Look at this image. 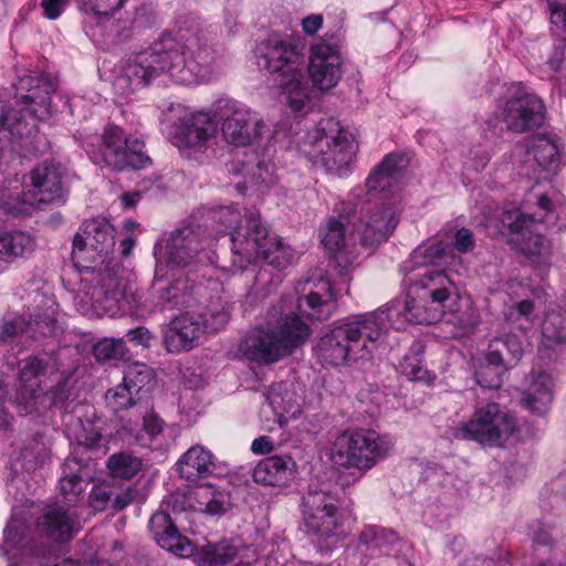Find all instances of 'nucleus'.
Listing matches in <instances>:
<instances>
[{
    "instance_id": "f257e3e1",
    "label": "nucleus",
    "mask_w": 566,
    "mask_h": 566,
    "mask_svg": "<svg viewBox=\"0 0 566 566\" xmlns=\"http://www.w3.org/2000/svg\"><path fill=\"white\" fill-rule=\"evenodd\" d=\"M219 69L217 52L198 21L180 19L172 31L130 55L120 66L114 85L128 95L161 75L176 83L193 84L210 81Z\"/></svg>"
},
{
    "instance_id": "f03ea898",
    "label": "nucleus",
    "mask_w": 566,
    "mask_h": 566,
    "mask_svg": "<svg viewBox=\"0 0 566 566\" xmlns=\"http://www.w3.org/2000/svg\"><path fill=\"white\" fill-rule=\"evenodd\" d=\"M295 293L296 296L282 297L269 311L266 321L242 337L238 346L240 356L259 365L277 363L310 337L311 328L301 316L312 321H325L336 310L335 295L326 279L300 282Z\"/></svg>"
},
{
    "instance_id": "7ed1b4c3",
    "label": "nucleus",
    "mask_w": 566,
    "mask_h": 566,
    "mask_svg": "<svg viewBox=\"0 0 566 566\" xmlns=\"http://www.w3.org/2000/svg\"><path fill=\"white\" fill-rule=\"evenodd\" d=\"M115 247V229L106 220H86L74 237L73 256L92 260L96 265H83L81 270L82 291L97 314L113 315L125 298L126 285L118 275L119 266L113 264L109 254Z\"/></svg>"
},
{
    "instance_id": "20e7f679",
    "label": "nucleus",
    "mask_w": 566,
    "mask_h": 566,
    "mask_svg": "<svg viewBox=\"0 0 566 566\" xmlns=\"http://www.w3.org/2000/svg\"><path fill=\"white\" fill-rule=\"evenodd\" d=\"M388 321L386 310H376L334 326L316 344L318 359L325 365L338 367L369 357L384 340Z\"/></svg>"
},
{
    "instance_id": "39448f33",
    "label": "nucleus",
    "mask_w": 566,
    "mask_h": 566,
    "mask_svg": "<svg viewBox=\"0 0 566 566\" xmlns=\"http://www.w3.org/2000/svg\"><path fill=\"white\" fill-rule=\"evenodd\" d=\"M56 81L49 75H24L14 84V101L19 109H0V153L6 146V132L14 137L29 135L36 120L51 114V95Z\"/></svg>"
},
{
    "instance_id": "423d86ee",
    "label": "nucleus",
    "mask_w": 566,
    "mask_h": 566,
    "mask_svg": "<svg viewBox=\"0 0 566 566\" xmlns=\"http://www.w3.org/2000/svg\"><path fill=\"white\" fill-rule=\"evenodd\" d=\"M295 259L294 250L274 233H270L260 213L247 219V229L233 234L232 264L239 270L264 260L276 269H285Z\"/></svg>"
},
{
    "instance_id": "0eeeda50",
    "label": "nucleus",
    "mask_w": 566,
    "mask_h": 566,
    "mask_svg": "<svg viewBox=\"0 0 566 566\" xmlns=\"http://www.w3.org/2000/svg\"><path fill=\"white\" fill-rule=\"evenodd\" d=\"M297 145L310 161L337 176L347 174L356 151L350 134L333 119L319 122L297 140Z\"/></svg>"
},
{
    "instance_id": "6e6552de",
    "label": "nucleus",
    "mask_w": 566,
    "mask_h": 566,
    "mask_svg": "<svg viewBox=\"0 0 566 566\" xmlns=\"http://www.w3.org/2000/svg\"><path fill=\"white\" fill-rule=\"evenodd\" d=\"M517 430V419L513 412L495 401H488L478 402L471 417L452 428V436L492 448L502 447Z\"/></svg>"
},
{
    "instance_id": "1a4fd4ad",
    "label": "nucleus",
    "mask_w": 566,
    "mask_h": 566,
    "mask_svg": "<svg viewBox=\"0 0 566 566\" xmlns=\"http://www.w3.org/2000/svg\"><path fill=\"white\" fill-rule=\"evenodd\" d=\"M392 448L394 442L389 437L374 430L343 432L333 443L331 460L345 469L367 471L389 455Z\"/></svg>"
},
{
    "instance_id": "9d476101",
    "label": "nucleus",
    "mask_w": 566,
    "mask_h": 566,
    "mask_svg": "<svg viewBox=\"0 0 566 566\" xmlns=\"http://www.w3.org/2000/svg\"><path fill=\"white\" fill-rule=\"evenodd\" d=\"M45 363L38 357H29L21 363L19 379L15 385L14 405L25 415L45 406L48 399L51 407H60L69 411L71 391L64 386L48 388L42 377L46 375Z\"/></svg>"
},
{
    "instance_id": "9b49d317",
    "label": "nucleus",
    "mask_w": 566,
    "mask_h": 566,
    "mask_svg": "<svg viewBox=\"0 0 566 566\" xmlns=\"http://www.w3.org/2000/svg\"><path fill=\"white\" fill-rule=\"evenodd\" d=\"M87 149L95 164L113 170L140 169L149 163L143 139L128 135L117 125H107L97 143Z\"/></svg>"
},
{
    "instance_id": "f8f14e48",
    "label": "nucleus",
    "mask_w": 566,
    "mask_h": 566,
    "mask_svg": "<svg viewBox=\"0 0 566 566\" xmlns=\"http://www.w3.org/2000/svg\"><path fill=\"white\" fill-rule=\"evenodd\" d=\"M301 513L306 533L325 543L342 533L336 496L325 485L312 483L301 500Z\"/></svg>"
},
{
    "instance_id": "ddd939ff",
    "label": "nucleus",
    "mask_w": 566,
    "mask_h": 566,
    "mask_svg": "<svg viewBox=\"0 0 566 566\" xmlns=\"http://www.w3.org/2000/svg\"><path fill=\"white\" fill-rule=\"evenodd\" d=\"M65 169L54 160H45L36 165L24 178V189L19 196L17 206H10L9 210L14 213H25L30 208L40 203H52L64 201Z\"/></svg>"
},
{
    "instance_id": "4468645a",
    "label": "nucleus",
    "mask_w": 566,
    "mask_h": 566,
    "mask_svg": "<svg viewBox=\"0 0 566 566\" xmlns=\"http://www.w3.org/2000/svg\"><path fill=\"white\" fill-rule=\"evenodd\" d=\"M255 56L260 69L281 77L300 76L304 70V44L292 34L270 33L258 44Z\"/></svg>"
},
{
    "instance_id": "2eb2a0df",
    "label": "nucleus",
    "mask_w": 566,
    "mask_h": 566,
    "mask_svg": "<svg viewBox=\"0 0 566 566\" xmlns=\"http://www.w3.org/2000/svg\"><path fill=\"white\" fill-rule=\"evenodd\" d=\"M500 116L506 129L523 134L543 126L546 107L535 94L517 87L510 92L500 103Z\"/></svg>"
},
{
    "instance_id": "dca6fc26",
    "label": "nucleus",
    "mask_w": 566,
    "mask_h": 566,
    "mask_svg": "<svg viewBox=\"0 0 566 566\" xmlns=\"http://www.w3.org/2000/svg\"><path fill=\"white\" fill-rule=\"evenodd\" d=\"M219 109L222 111L221 133L228 144L245 147L269 130L256 112L237 101H220Z\"/></svg>"
},
{
    "instance_id": "f3484780",
    "label": "nucleus",
    "mask_w": 566,
    "mask_h": 566,
    "mask_svg": "<svg viewBox=\"0 0 566 566\" xmlns=\"http://www.w3.org/2000/svg\"><path fill=\"white\" fill-rule=\"evenodd\" d=\"M503 232L511 235L510 241L537 265H548L551 248L548 241L535 232V219L520 210L504 211L500 218Z\"/></svg>"
},
{
    "instance_id": "a211bd4d",
    "label": "nucleus",
    "mask_w": 566,
    "mask_h": 566,
    "mask_svg": "<svg viewBox=\"0 0 566 566\" xmlns=\"http://www.w3.org/2000/svg\"><path fill=\"white\" fill-rule=\"evenodd\" d=\"M206 243L199 229L185 227L172 231L169 237L156 243L155 256L160 268L163 263L170 266L187 268L202 262Z\"/></svg>"
},
{
    "instance_id": "6ab92c4d",
    "label": "nucleus",
    "mask_w": 566,
    "mask_h": 566,
    "mask_svg": "<svg viewBox=\"0 0 566 566\" xmlns=\"http://www.w3.org/2000/svg\"><path fill=\"white\" fill-rule=\"evenodd\" d=\"M307 72L319 91H329L338 84L343 76V56L334 36L324 35L311 45Z\"/></svg>"
},
{
    "instance_id": "aec40b11",
    "label": "nucleus",
    "mask_w": 566,
    "mask_h": 566,
    "mask_svg": "<svg viewBox=\"0 0 566 566\" xmlns=\"http://www.w3.org/2000/svg\"><path fill=\"white\" fill-rule=\"evenodd\" d=\"M217 134V122L208 112H186L174 124L172 144L179 149L203 151Z\"/></svg>"
},
{
    "instance_id": "412c9836",
    "label": "nucleus",
    "mask_w": 566,
    "mask_h": 566,
    "mask_svg": "<svg viewBox=\"0 0 566 566\" xmlns=\"http://www.w3.org/2000/svg\"><path fill=\"white\" fill-rule=\"evenodd\" d=\"M398 222L399 211L392 203L374 207L354 224L350 238L354 241L358 239L365 248L374 249L388 240Z\"/></svg>"
},
{
    "instance_id": "4be33fe9",
    "label": "nucleus",
    "mask_w": 566,
    "mask_h": 566,
    "mask_svg": "<svg viewBox=\"0 0 566 566\" xmlns=\"http://www.w3.org/2000/svg\"><path fill=\"white\" fill-rule=\"evenodd\" d=\"M336 210L339 219L329 218L327 220L325 227L321 229V239L323 245L334 253V263L339 275L346 276L349 274L356 256H349L347 252L343 251L346 245L345 222H349L355 207L350 202L342 201L337 203Z\"/></svg>"
},
{
    "instance_id": "5701e85b",
    "label": "nucleus",
    "mask_w": 566,
    "mask_h": 566,
    "mask_svg": "<svg viewBox=\"0 0 566 566\" xmlns=\"http://www.w3.org/2000/svg\"><path fill=\"white\" fill-rule=\"evenodd\" d=\"M515 156L520 158V174L526 177L537 176L544 171L554 174L560 164L556 144L547 137H536L527 146L517 145Z\"/></svg>"
},
{
    "instance_id": "b1692460",
    "label": "nucleus",
    "mask_w": 566,
    "mask_h": 566,
    "mask_svg": "<svg viewBox=\"0 0 566 566\" xmlns=\"http://www.w3.org/2000/svg\"><path fill=\"white\" fill-rule=\"evenodd\" d=\"M77 515L70 504H46L35 520L38 533L53 542H67L76 532Z\"/></svg>"
},
{
    "instance_id": "393cba45",
    "label": "nucleus",
    "mask_w": 566,
    "mask_h": 566,
    "mask_svg": "<svg viewBox=\"0 0 566 566\" xmlns=\"http://www.w3.org/2000/svg\"><path fill=\"white\" fill-rule=\"evenodd\" d=\"M206 324L200 315L184 313L171 318L164 331V345L167 352L179 354L197 346L205 333Z\"/></svg>"
},
{
    "instance_id": "a878e982",
    "label": "nucleus",
    "mask_w": 566,
    "mask_h": 566,
    "mask_svg": "<svg viewBox=\"0 0 566 566\" xmlns=\"http://www.w3.org/2000/svg\"><path fill=\"white\" fill-rule=\"evenodd\" d=\"M413 294V297L406 301L402 310L394 306L379 308L386 310L389 314L388 328L401 329L405 322L434 324L448 314L438 302H431L419 293Z\"/></svg>"
},
{
    "instance_id": "bb28decb",
    "label": "nucleus",
    "mask_w": 566,
    "mask_h": 566,
    "mask_svg": "<svg viewBox=\"0 0 566 566\" xmlns=\"http://www.w3.org/2000/svg\"><path fill=\"white\" fill-rule=\"evenodd\" d=\"M160 270V266L157 265L150 290L154 306L160 311L189 306L193 300V284L182 275L165 281L159 276Z\"/></svg>"
},
{
    "instance_id": "cd10ccee",
    "label": "nucleus",
    "mask_w": 566,
    "mask_h": 566,
    "mask_svg": "<svg viewBox=\"0 0 566 566\" xmlns=\"http://www.w3.org/2000/svg\"><path fill=\"white\" fill-rule=\"evenodd\" d=\"M126 0H84L81 11L86 17L85 23H95L103 27L107 35L114 36L118 42L127 41L133 35L132 24L120 27L119 22L113 19V14L123 7Z\"/></svg>"
},
{
    "instance_id": "c85d7f7f",
    "label": "nucleus",
    "mask_w": 566,
    "mask_h": 566,
    "mask_svg": "<svg viewBox=\"0 0 566 566\" xmlns=\"http://www.w3.org/2000/svg\"><path fill=\"white\" fill-rule=\"evenodd\" d=\"M504 345L500 342H495L491 348H488L483 360L475 369V380L482 388L495 389L499 388L503 382L504 374L512 367L515 366V358L518 353L516 344H511V354L509 357L503 358L499 352L500 347Z\"/></svg>"
},
{
    "instance_id": "c756f323",
    "label": "nucleus",
    "mask_w": 566,
    "mask_h": 566,
    "mask_svg": "<svg viewBox=\"0 0 566 566\" xmlns=\"http://www.w3.org/2000/svg\"><path fill=\"white\" fill-rule=\"evenodd\" d=\"M149 528L157 544L164 549L182 558L189 557L193 553V544L178 532L170 515L166 512L159 511L153 514Z\"/></svg>"
},
{
    "instance_id": "7c9ffc66",
    "label": "nucleus",
    "mask_w": 566,
    "mask_h": 566,
    "mask_svg": "<svg viewBox=\"0 0 566 566\" xmlns=\"http://www.w3.org/2000/svg\"><path fill=\"white\" fill-rule=\"evenodd\" d=\"M410 293H419L431 302H438L447 311V302L450 301L454 285L444 271L424 269L415 277L409 279Z\"/></svg>"
},
{
    "instance_id": "2f4dec72",
    "label": "nucleus",
    "mask_w": 566,
    "mask_h": 566,
    "mask_svg": "<svg viewBox=\"0 0 566 566\" xmlns=\"http://www.w3.org/2000/svg\"><path fill=\"white\" fill-rule=\"evenodd\" d=\"M235 174L243 177V182H238L237 188L240 192L249 187H265L273 186L276 181L275 167L273 163L259 156L258 154H247L243 160H239Z\"/></svg>"
},
{
    "instance_id": "473e14b6",
    "label": "nucleus",
    "mask_w": 566,
    "mask_h": 566,
    "mask_svg": "<svg viewBox=\"0 0 566 566\" xmlns=\"http://www.w3.org/2000/svg\"><path fill=\"white\" fill-rule=\"evenodd\" d=\"M295 461L289 455L264 458L253 469V480L259 484L286 486L294 479Z\"/></svg>"
},
{
    "instance_id": "72a5a7b5",
    "label": "nucleus",
    "mask_w": 566,
    "mask_h": 566,
    "mask_svg": "<svg viewBox=\"0 0 566 566\" xmlns=\"http://www.w3.org/2000/svg\"><path fill=\"white\" fill-rule=\"evenodd\" d=\"M176 467L180 478L196 482L212 474L216 469L214 455L203 446L195 444L179 458Z\"/></svg>"
},
{
    "instance_id": "f704fd0d",
    "label": "nucleus",
    "mask_w": 566,
    "mask_h": 566,
    "mask_svg": "<svg viewBox=\"0 0 566 566\" xmlns=\"http://www.w3.org/2000/svg\"><path fill=\"white\" fill-rule=\"evenodd\" d=\"M92 469L75 457H69L62 465L60 490L64 500L75 502L92 480Z\"/></svg>"
},
{
    "instance_id": "c9c22d12",
    "label": "nucleus",
    "mask_w": 566,
    "mask_h": 566,
    "mask_svg": "<svg viewBox=\"0 0 566 566\" xmlns=\"http://www.w3.org/2000/svg\"><path fill=\"white\" fill-rule=\"evenodd\" d=\"M554 382L551 375L538 371L531 373L528 386L523 391L522 403L531 412L544 416L553 401Z\"/></svg>"
},
{
    "instance_id": "e433bc0d",
    "label": "nucleus",
    "mask_w": 566,
    "mask_h": 566,
    "mask_svg": "<svg viewBox=\"0 0 566 566\" xmlns=\"http://www.w3.org/2000/svg\"><path fill=\"white\" fill-rule=\"evenodd\" d=\"M406 160L402 156L389 154L375 168L366 180L369 192L381 191L385 196L392 192V188L400 181Z\"/></svg>"
},
{
    "instance_id": "4c0bfd02",
    "label": "nucleus",
    "mask_w": 566,
    "mask_h": 566,
    "mask_svg": "<svg viewBox=\"0 0 566 566\" xmlns=\"http://www.w3.org/2000/svg\"><path fill=\"white\" fill-rule=\"evenodd\" d=\"M279 90L280 98L293 113H307L311 108V87L304 70L300 71V76L292 74L282 77Z\"/></svg>"
},
{
    "instance_id": "58836bf2",
    "label": "nucleus",
    "mask_w": 566,
    "mask_h": 566,
    "mask_svg": "<svg viewBox=\"0 0 566 566\" xmlns=\"http://www.w3.org/2000/svg\"><path fill=\"white\" fill-rule=\"evenodd\" d=\"M35 248V238L28 231H0V261L13 263L31 255Z\"/></svg>"
},
{
    "instance_id": "ea45409f",
    "label": "nucleus",
    "mask_w": 566,
    "mask_h": 566,
    "mask_svg": "<svg viewBox=\"0 0 566 566\" xmlns=\"http://www.w3.org/2000/svg\"><path fill=\"white\" fill-rule=\"evenodd\" d=\"M59 321V305L55 301L48 298L43 308H38L27 321L25 331L28 336L34 339L54 337L61 331Z\"/></svg>"
},
{
    "instance_id": "a19ab883",
    "label": "nucleus",
    "mask_w": 566,
    "mask_h": 566,
    "mask_svg": "<svg viewBox=\"0 0 566 566\" xmlns=\"http://www.w3.org/2000/svg\"><path fill=\"white\" fill-rule=\"evenodd\" d=\"M398 545L397 533L379 526H365L359 535V548L371 556L389 555Z\"/></svg>"
},
{
    "instance_id": "79ce46f5",
    "label": "nucleus",
    "mask_w": 566,
    "mask_h": 566,
    "mask_svg": "<svg viewBox=\"0 0 566 566\" xmlns=\"http://www.w3.org/2000/svg\"><path fill=\"white\" fill-rule=\"evenodd\" d=\"M450 247L441 241L418 247L410 255V260L402 264V271L411 273L416 268L441 265L448 262Z\"/></svg>"
},
{
    "instance_id": "37998d69",
    "label": "nucleus",
    "mask_w": 566,
    "mask_h": 566,
    "mask_svg": "<svg viewBox=\"0 0 566 566\" xmlns=\"http://www.w3.org/2000/svg\"><path fill=\"white\" fill-rule=\"evenodd\" d=\"M237 555L235 546L228 542H219L200 547L193 545V553L189 557H193V563L197 566H224L231 563Z\"/></svg>"
},
{
    "instance_id": "c03bdc74",
    "label": "nucleus",
    "mask_w": 566,
    "mask_h": 566,
    "mask_svg": "<svg viewBox=\"0 0 566 566\" xmlns=\"http://www.w3.org/2000/svg\"><path fill=\"white\" fill-rule=\"evenodd\" d=\"M448 322L458 326L463 334L472 332L480 323V312L469 295H458L449 306Z\"/></svg>"
},
{
    "instance_id": "a18cd8bd",
    "label": "nucleus",
    "mask_w": 566,
    "mask_h": 566,
    "mask_svg": "<svg viewBox=\"0 0 566 566\" xmlns=\"http://www.w3.org/2000/svg\"><path fill=\"white\" fill-rule=\"evenodd\" d=\"M543 348L556 349L566 345V311H548L542 323Z\"/></svg>"
},
{
    "instance_id": "49530a36",
    "label": "nucleus",
    "mask_w": 566,
    "mask_h": 566,
    "mask_svg": "<svg viewBox=\"0 0 566 566\" xmlns=\"http://www.w3.org/2000/svg\"><path fill=\"white\" fill-rule=\"evenodd\" d=\"M31 538L29 526L23 518L12 516L4 530V538L1 549L6 555L13 554L15 551L30 547Z\"/></svg>"
},
{
    "instance_id": "de8ad7c7",
    "label": "nucleus",
    "mask_w": 566,
    "mask_h": 566,
    "mask_svg": "<svg viewBox=\"0 0 566 566\" xmlns=\"http://www.w3.org/2000/svg\"><path fill=\"white\" fill-rule=\"evenodd\" d=\"M122 381L143 399L155 385L154 371L147 365L136 363L126 367Z\"/></svg>"
},
{
    "instance_id": "09e8293b",
    "label": "nucleus",
    "mask_w": 566,
    "mask_h": 566,
    "mask_svg": "<svg viewBox=\"0 0 566 566\" xmlns=\"http://www.w3.org/2000/svg\"><path fill=\"white\" fill-rule=\"evenodd\" d=\"M421 346L418 345L412 354L406 355L398 365V370L409 380L422 381L430 384L434 380L436 375L428 370L422 363L420 356Z\"/></svg>"
},
{
    "instance_id": "8fccbe9b",
    "label": "nucleus",
    "mask_w": 566,
    "mask_h": 566,
    "mask_svg": "<svg viewBox=\"0 0 566 566\" xmlns=\"http://www.w3.org/2000/svg\"><path fill=\"white\" fill-rule=\"evenodd\" d=\"M268 400L273 410L277 413H291L295 416L298 412V399L289 390L287 384H276L271 387Z\"/></svg>"
},
{
    "instance_id": "3c124183",
    "label": "nucleus",
    "mask_w": 566,
    "mask_h": 566,
    "mask_svg": "<svg viewBox=\"0 0 566 566\" xmlns=\"http://www.w3.org/2000/svg\"><path fill=\"white\" fill-rule=\"evenodd\" d=\"M253 213L254 212L247 214L245 220ZM212 219L222 228L221 231L230 233L231 251L233 252V234L237 233L238 231H244L247 229V224L244 227L241 226L242 214L238 206L232 205L216 209L212 213Z\"/></svg>"
},
{
    "instance_id": "603ef678",
    "label": "nucleus",
    "mask_w": 566,
    "mask_h": 566,
    "mask_svg": "<svg viewBox=\"0 0 566 566\" xmlns=\"http://www.w3.org/2000/svg\"><path fill=\"white\" fill-rule=\"evenodd\" d=\"M140 400L142 398L135 395V392H133L124 381L118 384L116 387L108 389L105 394L106 406L114 412H119L138 406Z\"/></svg>"
},
{
    "instance_id": "864d4df0",
    "label": "nucleus",
    "mask_w": 566,
    "mask_h": 566,
    "mask_svg": "<svg viewBox=\"0 0 566 566\" xmlns=\"http://www.w3.org/2000/svg\"><path fill=\"white\" fill-rule=\"evenodd\" d=\"M142 462L127 452L113 454L107 460V468L115 478L130 479L140 470Z\"/></svg>"
},
{
    "instance_id": "5fc2aeb1",
    "label": "nucleus",
    "mask_w": 566,
    "mask_h": 566,
    "mask_svg": "<svg viewBox=\"0 0 566 566\" xmlns=\"http://www.w3.org/2000/svg\"><path fill=\"white\" fill-rule=\"evenodd\" d=\"M46 460V448L43 443L34 441L21 450L15 465H20L22 470L31 472L36 470L39 467H42Z\"/></svg>"
},
{
    "instance_id": "6e6d98bb",
    "label": "nucleus",
    "mask_w": 566,
    "mask_h": 566,
    "mask_svg": "<svg viewBox=\"0 0 566 566\" xmlns=\"http://www.w3.org/2000/svg\"><path fill=\"white\" fill-rule=\"evenodd\" d=\"M93 354L98 361L123 359L127 348L120 338H104L94 345Z\"/></svg>"
},
{
    "instance_id": "4d7b16f0",
    "label": "nucleus",
    "mask_w": 566,
    "mask_h": 566,
    "mask_svg": "<svg viewBox=\"0 0 566 566\" xmlns=\"http://www.w3.org/2000/svg\"><path fill=\"white\" fill-rule=\"evenodd\" d=\"M495 342H500L504 345L503 347L499 348V352L501 353L503 358L509 357V355H511V356L513 355L509 350L511 349V344H513V343L516 344L518 347V353L515 358V365L520 361V359L522 358V356L524 354V345H523V340L521 339V337L518 335L507 333V334H503L501 336H495L490 340L488 348H491V346H493V344Z\"/></svg>"
},
{
    "instance_id": "13d9d810",
    "label": "nucleus",
    "mask_w": 566,
    "mask_h": 566,
    "mask_svg": "<svg viewBox=\"0 0 566 566\" xmlns=\"http://www.w3.org/2000/svg\"><path fill=\"white\" fill-rule=\"evenodd\" d=\"M76 440L80 444L88 449H97L105 443V438L98 429L88 423V427H83V430L76 434Z\"/></svg>"
},
{
    "instance_id": "bf43d9fd",
    "label": "nucleus",
    "mask_w": 566,
    "mask_h": 566,
    "mask_svg": "<svg viewBox=\"0 0 566 566\" xmlns=\"http://www.w3.org/2000/svg\"><path fill=\"white\" fill-rule=\"evenodd\" d=\"M27 321L23 317L4 319L0 326V342H8L19 334H27Z\"/></svg>"
},
{
    "instance_id": "052dcab7",
    "label": "nucleus",
    "mask_w": 566,
    "mask_h": 566,
    "mask_svg": "<svg viewBox=\"0 0 566 566\" xmlns=\"http://www.w3.org/2000/svg\"><path fill=\"white\" fill-rule=\"evenodd\" d=\"M551 23L556 31L563 32L566 29V0H547Z\"/></svg>"
},
{
    "instance_id": "680f3d73",
    "label": "nucleus",
    "mask_w": 566,
    "mask_h": 566,
    "mask_svg": "<svg viewBox=\"0 0 566 566\" xmlns=\"http://www.w3.org/2000/svg\"><path fill=\"white\" fill-rule=\"evenodd\" d=\"M219 490L212 488L210 484L200 485L192 492H190V496L193 501H196V504L193 506V510L201 511L208 505V502L212 496H214Z\"/></svg>"
},
{
    "instance_id": "e2e57ef3",
    "label": "nucleus",
    "mask_w": 566,
    "mask_h": 566,
    "mask_svg": "<svg viewBox=\"0 0 566 566\" xmlns=\"http://www.w3.org/2000/svg\"><path fill=\"white\" fill-rule=\"evenodd\" d=\"M475 242L472 232L467 228L459 229L453 239V247L462 252L468 253L474 249Z\"/></svg>"
},
{
    "instance_id": "0e129e2a",
    "label": "nucleus",
    "mask_w": 566,
    "mask_h": 566,
    "mask_svg": "<svg viewBox=\"0 0 566 566\" xmlns=\"http://www.w3.org/2000/svg\"><path fill=\"white\" fill-rule=\"evenodd\" d=\"M69 2L70 0H42L41 8L43 10V15L49 20L57 19Z\"/></svg>"
},
{
    "instance_id": "69168bd1",
    "label": "nucleus",
    "mask_w": 566,
    "mask_h": 566,
    "mask_svg": "<svg viewBox=\"0 0 566 566\" xmlns=\"http://www.w3.org/2000/svg\"><path fill=\"white\" fill-rule=\"evenodd\" d=\"M533 310H534L533 303L527 300L517 303L515 306L514 313L512 315L516 316L515 317L516 321H525V323H527V325H525L523 322L520 323L518 326L523 331H526L531 326L530 316L533 313Z\"/></svg>"
},
{
    "instance_id": "338daca9",
    "label": "nucleus",
    "mask_w": 566,
    "mask_h": 566,
    "mask_svg": "<svg viewBox=\"0 0 566 566\" xmlns=\"http://www.w3.org/2000/svg\"><path fill=\"white\" fill-rule=\"evenodd\" d=\"M227 501L228 495L219 490V492L210 499L202 512L210 515H220L226 512Z\"/></svg>"
},
{
    "instance_id": "774afa93",
    "label": "nucleus",
    "mask_w": 566,
    "mask_h": 566,
    "mask_svg": "<svg viewBox=\"0 0 566 566\" xmlns=\"http://www.w3.org/2000/svg\"><path fill=\"white\" fill-rule=\"evenodd\" d=\"M126 337L129 342L135 343L136 345L148 347L153 335L145 326H138L127 331Z\"/></svg>"
}]
</instances>
